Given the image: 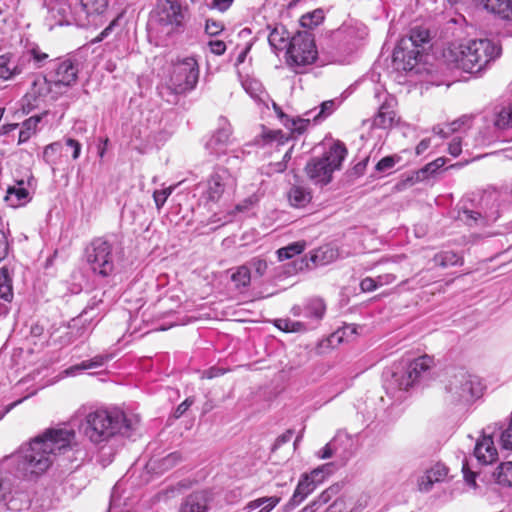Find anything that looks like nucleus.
<instances>
[{"label":"nucleus","mask_w":512,"mask_h":512,"mask_svg":"<svg viewBox=\"0 0 512 512\" xmlns=\"http://www.w3.org/2000/svg\"><path fill=\"white\" fill-rule=\"evenodd\" d=\"M74 438L75 432L66 427L46 429L12 456L16 463L15 476L26 478L44 473L55 457L70 447Z\"/></svg>","instance_id":"obj_1"},{"label":"nucleus","mask_w":512,"mask_h":512,"mask_svg":"<svg viewBox=\"0 0 512 512\" xmlns=\"http://www.w3.org/2000/svg\"><path fill=\"white\" fill-rule=\"evenodd\" d=\"M138 421L137 417H127L121 410L97 409L85 415L80 430L89 441L100 444L116 434L129 437Z\"/></svg>","instance_id":"obj_2"},{"label":"nucleus","mask_w":512,"mask_h":512,"mask_svg":"<svg viewBox=\"0 0 512 512\" xmlns=\"http://www.w3.org/2000/svg\"><path fill=\"white\" fill-rule=\"evenodd\" d=\"M501 54V47L494 41L481 38L452 44L445 57L467 73H478Z\"/></svg>","instance_id":"obj_3"},{"label":"nucleus","mask_w":512,"mask_h":512,"mask_svg":"<svg viewBox=\"0 0 512 512\" xmlns=\"http://www.w3.org/2000/svg\"><path fill=\"white\" fill-rule=\"evenodd\" d=\"M484 385L477 375L464 368L448 372L444 382V401L449 405L468 406L483 395Z\"/></svg>","instance_id":"obj_4"},{"label":"nucleus","mask_w":512,"mask_h":512,"mask_svg":"<svg viewBox=\"0 0 512 512\" xmlns=\"http://www.w3.org/2000/svg\"><path fill=\"white\" fill-rule=\"evenodd\" d=\"M347 149L340 141L334 142L322 157H314L305 166L308 178L315 184L325 186L332 181L334 171L341 168Z\"/></svg>","instance_id":"obj_5"},{"label":"nucleus","mask_w":512,"mask_h":512,"mask_svg":"<svg viewBox=\"0 0 512 512\" xmlns=\"http://www.w3.org/2000/svg\"><path fill=\"white\" fill-rule=\"evenodd\" d=\"M184 12L179 2L158 0L153 10L149 27L158 34L170 35L184 22Z\"/></svg>","instance_id":"obj_6"},{"label":"nucleus","mask_w":512,"mask_h":512,"mask_svg":"<svg viewBox=\"0 0 512 512\" xmlns=\"http://www.w3.org/2000/svg\"><path fill=\"white\" fill-rule=\"evenodd\" d=\"M434 366V359L429 355L420 356L402 368L393 371L390 385L398 390L408 391L420 379L425 377Z\"/></svg>","instance_id":"obj_7"},{"label":"nucleus","mask_w":512,"mask_h":512,"mask_svg":"<svg viewBox=\"0 0 512 512\" xmlns=\"http://www.w3.org/2000/svg\"><path fill=\"white\" fill-rule=\"evenodd\" d=\"M85 258L90 269L102 277L109 276L114 270L113 248L104 238H95L87 245Z\"/></svg>","instance_id":"obj_8"},{"label":"nucleus","mask_w":512,"mask_h":512,"mask_svg":"<svg viewBox=\"0 0 512 512\" xmlns=\"http://www.w3.org/2000/svg\"><path fill=\"white\" fill-rule=\"evenodd\" d=\"M199 79V65L195 58L186 57L172 65L169 86L176 94L193 90Z\"/></svg>","instance_id":"obj_9"},{"label":"nucleus","mask_w":512,"mask_h":512,"mask_svg":"<svg viewBox=\"0 0 512 512\" xmlns=\"http://www.w3.org/2000/svg\"><path fill=\"white\" fill-rule=\"evenodd\" d=\"M236 188V178L228 169L217 168L207 179L202 199L206 205L217 204L222 199L232 195Z\"/></svg>","instance_id":"obj_10"},{"label":"nucleus","mask_w":512,"mask_h":512,"mask_svg":"<svg viewBox=\"0 0 512 512\" xmlns=\"http://www.w3.org/2000/svg\"><path fill=\"white\" fill-rule=\"evenodd\" d=\"M317 58V49L314 37L309 32H298L290 40L287 49V63L289 66H306L314 63Z\"/></svg>","instance_id":"obj_11"},{"label":"nucleus","mask_w":512,"mask_h":512,"mask_svg":"<svg viewBox=\"0 0 512 512\" xmlns=\"http://www.w3.org/2000/svg\"><path fill=\"white\" fill-rule=\"evenodd\" d=\"M331 472L332 464H324L314 469L310 475H304L300 479L289 503L286 505L287 509H292L304 501L316 489L317 484L321 483L325 476Z\"/></svg>","instance_id":"obj_12"},{"label":"nucleus","mask_w":512,"mask_h":512,"mask_svg":"<svg viewBox=\"0 0 512 512\" xmlns=\"http://www.w3.org/2000/svg\"><path fill=\"white\" fill-rule=\"evenodd\" d=\"M79 64L70 57L57 59L53 62L48 77L55 86L71 87L77 82Z\"/></svg>","instance_id":"obj_13"},{"label":"nucleus","mask_w":512,"mask_h":512,"mask_svg":"<svg viewBox=\"0 0 512 512\" xmlns=\"http://www.w3.org/2000/svg\"><path fill=\"white\" fill-rule=\"evenodd\" d=\"M232 130L226 118L221 117L218 121V128L206 143V149L210 154L219 156L225 152L230 141Z\"/></svg>","instance_id":"obj_14"},{"label":"nucleus","mask_w":512,"mask_h":512,"mask_svg":"<svg viewBox=\"0 0 512 512\" xmlns=\"http://www.w3.org/2000/svg\"><path fill=\"white\" fill-rule=\"evenodd\" d=\"M53 82L50 77L37 76L31 84L30 90L25 95L27 101L28 110H32L40 106L45 98L51 92V86Z\"/></svg>","instance_id":"obj_15"},{"label":"nucleus","mask_w":512,"mask_h":512,"mask_svg":"<svg viewBox=\"0 0 512 512\" xmlns=\"http://www.w3.org/2000/svg\"><path fill=\"white\" fill-rule=\"evenodd\" d=\"M409 41H400L393 52V61L398 68L403 70H412L421 56L420 51L413 47L410 49Z\"/></svg>","instance_id":"obj_16"},{"label":"nucleus","mask_w":512,"mask_h":512,"mask_svg":"<svg viewBox=\"0 0 512 512\" xmlns=\"http://www.w3.org/2000/svg\"><path fill=\"white\" fill-rule=\"evenodd\" d=\"M211 499L210 491H195L183 499L178 512H207Z\"/></svg>","instance_id":"obj_17"},{"label":"nucleus","mask_w":512,"mask_h":512,"mask_svg":"<svg viewBox=\"0 0 512 512\" xmlns=\"http://www.w3.org/2000/svg\"><path fill=\"white\" fill-rule=\"evenodd\" d=\"M474 455L483 464L493 463L497 459V449L491 436H483L482 439L477 441Z\"/></svg>","instance_id":"obj_18"},{"label":"nucleus","mask_w":512,"mask_h":512,"mask_svg":"<svg viewBox=\"0 0 512 512\" xmlns=\"http://www.w3.org/2000/svg\"><path fill=\"white\" fill-rule=\"evenodd\" d=\"M481 8L497 14L502 19L512 20V0H475Z\"/></svg>","instance_id":"obj_19"},{"label":"nucleus","mask_w":512,"mask_h":512,"mask_svg":"<svg viewBox=\"0 0 512 512\" xmlns=\"http://www.w3.org/2000/svg\"><path fill=\"white\" fill-rule=\"evenodd\" d=\"M23 62L15 61L13 54L6 53L0 55V79L9 80L12 77L23 72Z\"/></svg>","instance_id":"obj_20"},{"label":"nucleus","mask_w":512,"mask_h":512,"mask_svg":"<svg viewBox=\"0 0 512 512\" xmlns=\"http://www.w3.org/2000/svg\"><path fill=\"white\" fill-rule=\"evenodd\" d=\"M30 200V193L25 186V181L21 180L14 186H10L7 189L5 201L11 207H19L24 205Z\"/></svg>","instance_id":"obj_21"},{"label":"nucleus","mask_w":512,"mask_h":512,"mask_svg":"<svg viewBox=\"0 0 512 512\" xmlns=\"http://www.w3.org/2000/svg\"><path fill=\"white\" fill-rule=\"evenodd\" d=\"M81 9L89 23L102 16L108 8V0H80Z\"/></svg>","instance_id":"obj_22"},{"label":"nucleus","mask_w":512,"mask_h":512,"mask_svg":"<svg viewBox=\"0 0 512 512\" xmlns=\"http://www.w3.org/2000/svg\"><path fill=\"white\" fill-rule=\"evenodd\" d=\"M288 200L293 207L303 208L312 200L311 191L301 185H294L288 192Z\"/></svg>","instance_id":"obj_23"},{"label":"nucleus","mask_w":512,"mask_h":512,"mask_svg":"<svg viewBox=\"0 0 512 512\" xmlns=\"http://www.w3.org/2000/svg\"><path fill=\"white\" fill-rule=\"evenodd\" d=\"M396 113L387 104L380 106L378 113L375 115L372 126L380 129H388L393 126Z\"/></svg>","instance_id":"obj_24"},{"label":"nucleus","mask_w":512,"mask_h":512,"mask_svg":"<svg viewBox=\"0 0 512 512\" xmlns=\"http://www.w3.org/2000/svg\"><path fill=\"white\" fill-rule=\"evenodd\" d=\"M281 501L278 496L261 497L255 500L249 501L243 508L246 512H251L257 508H260L258 512H271Z\"/></svg>","instance_id":"obj_25"},{"label":"nucleus","mask_w":512,"mask_h":512,"mask_svg":"<svg viewBox=\"0 0 512 512\" xmlns=\"http://www.w3.org/2000/svg\"><path fill=\"white\" fill-rule=\"evenodd\" d=\"M109 360V356L97 355L89 360H84L80 364H76L67 368L64 373L66 376H74L76 373L87 370L95 369L103 366Z\"/></svg>","instance_id":"obj_26"},{"label":"nucleus","mask_w":512,"mask_h":512,"mask_svg":"<svg viewBox=\"0 0 512 512\" xmlns=\"http://www.w3.org/2000/svg\"><path fill=\"white\" fill-rule=\"evenodd\" d=\"M326 307L321 299L315 298L309 300L303 306L304 317L313 321H320L325 313Z\"/></svg>","instance_id":"obj_27"},{"label":"nucleus","mask_w":512,"mask_h":512,"mask_svg":"<svg viewBox=\"0 0 512 512\" xmlns=\"http://www.w3.org/2000/svg\"><path fill=\"white\" fill-rule=\"evenodd\" d=\"M275 326L284 332H305L312 328V325L301 321H294L288 318H281L275 320Z\"/></svg>","instance_id":"obj_28"},{"label":"nucleus","mask_w":512,"mask_h":512,"mask_svg":"<svg viewBox=\"0 0 512 512\" xmlns=\"http://www.w3.org/2000/svg\"><path fill=\"white\" fill-rule=\"evenodd\" d=\"M40 121L41 116H32L22 123V127L19 132V144L27 142L31 138V136L35 134L37 126L40 123Z\"/></svg>","instance_id":"obj_29"},{"label":"nucleus","mask_w":512,"mask_h":512,"mask_svg":"<svg viewBox=\"0 0 512 512\" xmlns=\"http://www.w3.org/2000/svg\"><path fill=\"white\" fill-rule=\"evenodd\" d=\"M287 39L288 33L283 26L275 27L268 36L269 44L274 50H283Z\"/></svg>","instance_id":"obj_30"},{"label":"nucleus","mask_w":512,"mask_h":512,"mask_svg":"<svg viewBox=\"0 0 512 512\" xmlns=\"http://www.w3.org/2000/svg\"><path fill=\"white\" fill-rule=\"evenodd\" d=\"M493 476L498 484L512 487V462L502 463L497 467Z\"/></svg>","instance_id":"obj_31"},{"label":"nucleus","mask_w":512,"mask_h":512,"mask_svg":"<svg viewBox=\"0 0 512 512\" xmlns=\"http://www.w3.org/2000/svg\"><path fill=\"white\" fill-rule=\"evenodd\" d=\"M0 298L10 302L13 298L12 281L6 267L0 270Z\"/></svg>","instance_id":"obj_32"},{"label":"nucleus","mask_w":512,"mask_h":512,"mask_svg":"<svg viewBox=\"0 0 512 512\" xmlns=\"http://www.w3.org/2000/svg\"><path fill=\"white\" fill-rule=\"evenodd\" d=\"M433 261H434L435 265H438L443 268L463 263L462 258L460 256H458V254H456L453 251H445V252L437 253L433 257Z\"/></svg>","instance_id":"obj_33"},{"label":"nucleus","mask_w":512,"mask_h":512,"mask_svg":"<svg viewBox=\"0 0 512 512\" xmlns=\"http://www.w3.org/2000/svg\"><path fill=\"white\" fill-rule=\"evenodd\" d=\"M305 247L306 243L304 241L293 242L277 250L278 259L280 261L290 259L298 254H301Z\"/></svg>","instance_id":"obj_34"},{"label":"nucleus","mask_w":512,"mask_h":512,"mask_svg":"<svg viewBox=\"0 0 512 512\" xmlns=\"http://www.w3.org/2000/svg\"><path fill=\"white\" fill-rule=\"evenodd\" d=\"M48 59L49 55L42 52L38 47L28 50L20 57V61L23 62V65L33 60L36 68L42 67Z\"/></svg>","instance_id":"obj_35"},{"label":"nucleus","mask_w":512,"mask_h":512,"mask_svg":"<svg viewBox=\"0 0 512 512\" xmlns=\"http://www.w3.org/2000/svg\"><path fill=\"white\" fill-rule=\"evenodd\" d=\"M121 15L115 17L109 25L100 32V34L92 41L93 43L101 42L110 36H117L121 33L122 28L120 25Z\"/></svg>","instance_id":"obj_36"},{"label":"nucleus","mask_w":512,"mask_h":512,"mask_svg":"<svg viewBox=\"0 0 512 512\" xmlns=\"http://www.w3.org/2000/svg\"><path fill=\"white\" fill-rule=\"evenodd\" d=\"M324 20V11L320 8L315 9L312 12H308L304 14L301 19L300 23L303 27L312 29L319 24H321Z\"/></svg>","instance_id":"obj_37"},{"label":"nucleus","mask_w":512,"mask_h":512,"mask_svg":"<svg viewBox=\"0 0 512 512\" xmlns=\"http://www.w3.org/2000/svg\"><path fill=\"white\" fill-rule=\"evenodd\" d=\"M237 287H246L251 281V271L248 265H242L231 276Z\"/></svg>","instance_id":"obj_38"},{"label":"nucleus","mask_w":512,"mask_h":512,"mask_svg":"<svg viewBox=\"0 0 512 512\" xmlns=\"http://www.w3.org/2000/svg\"><path fill=\"white\" fill-rule=\"evenodd\" d=\"M429 40V32L426 29L422 28H414L411 30L410 36L407 39H402V41H409L411 47H415L418 49L422 44L428 42Z\"/></svg>","instance_id":"obj_39"},{"label":"nucleus","mask_w":512,"mask_h":512,"mask_svg":"<svg viewBox=\"0 0 512 512\" xmlns=\"http://www.w3.org/2000/svg\"><path fill=\"white\" fill-rule=\"evenodd\" d=\"M494 123L499 129L512 128V105L502 108L496 115Z\"/></svg>","instance_id":"obj_40"},{"label":"nucleus","mask_w":512,"mask_h":512,"mask_svg":"<svg viewBox=\"0 0 512 512\" xmlns=\"http://www.w3.org/2000/svg\"><path fill=\"white\" fill-rule=\"evenodd\" d=\"M60 151L61 144L59 142H54L47 145L43 152L44 161L49 165H56Z\"/></svg>","instance_id":"obj_41"},{"label":"nucleus","mask_w":512,"mask_h":512,"mask_svg":"<svg viewBox=\"0 0 512 512\" xmlns=\"http://www.w3.org/2000/svg\"><path fill=\"white\" fill-rule=\"evenodd\" d=\"M445 163H446V160L443 157H439V158L435 159L434 161L428 163L427 165H425L422 169H420L417 172V179H419V180L425 179L428 174L435 173L438 169L443 167L445 165Z\"/></svg>","instance_id":"obj_42"},{"label":"nucleus","mask_w":512,"mask_h":512,"mask_svg":"<svg viewBox=\"0 0 512 512\" xmlns=\"http://www.w3.org/2000/svg\"><path fill=\"white\" fill-rule=\"evenodd\" d=\"M182 461V455L179 452H172L162 458L159 461V467H155V469H158L160 472L167 471L171 468H173L175 465L180 463Z\"/></svg>","instance_id":"obj_43"},{"label":"nucleus","mask_w":512,"mask_h":512,"mask_svg":"<svg viewBox=\"0 0 512 512\" xmlns=\"http://www.w3.org/2000/svg\"><path fill=\"white\" fill-rule=\"evenodd\" d=\"M243 87L245 91L255 100L262 101L261 94L263 93V88L261 83L256 80H246L243 82Z\"/></svg>","instance_id":"obj_44"},{"label":"nucleus","mask_w":512,"mask_h":512,"mask_svg":"<svg viewBox=\"0 0 512 512\" xmlns=\"http://www.w3.org/2000/svg\"><path fill=\"white\" fill-rule=\"evenodd\" d=\"M246 265H248L250 271L253 270L254 276L259 278L265 275L268 268L266 260L259 257L252 258Z\"/></svg>","instance_id":"obj_45"},{"label":"nucleus","mask_w":512,"mask_h":512,"mask_svg":"<svg viewBox=\"0 0 512 512\" xmlns=\"http://www.w3.org/2000/svg\"><path fill=\"white\" fill-rule=\"evenodd\" d=\"M426 472L437 483V482L443 481L446 478V476L448 474V469L445 467V465H443L441 463H437L434 466H432L430 469H428Z\"/></svg>","instance_id":"obj_46"},{"label":"nucleus","mask_w":512,"mask_h":512,"mask_svg":"<svg viewBox=\"0 0 512 512\" xmlns=\"http://www.w3.org/2000/svg\"><path fill=\"white\" fill-rule=\"evenodd\" d=\"M172 190H173L172 187H169V188H166V189L155 190L154 191L153 199H154L156 208L158 210H160L164 206L166 200L171 195Z\"/></svg>","instance_id":"obj_47"},{"label":"nucleus","mask_w":512,"mask_h":512,"mask_svg":"<svg viewBox=\"0 0 512 512\" xmlns=\"http://www.w3.org/2000/svg\"><path fill=\"white\" fill-rule=\"evenodd\" d=\"M461 219L469 226L477 225L479 222L484 223L482 215L473 210H463Z\"/></svg>","instance_id":"obj_48"},{"label":"nucleus","mask_w":512,"mask_h":512,"mask_svg":"<svg viewBox=\"0 0 512 512\" xmlns=\"http://www.w3.org/2000/svg\"><path fill=\"white\" fill-rule=\"evenodd\" d=\"M397 160L398 158L394 156H386L376 164L375 169L378 172L385 173L395 166Z\"/></svg>","instance_id":"obj_49"},{"label":"nucleus","mask_w":512,"mask_h":512,"mask_svg":"<svg viewBox=\"0 0 512 512\" xmlns=\"http://www.w3.org/2000/svg\"><path fill=\"white\" fill-rule=\"evenodd\" d=\"M436 482L434 479L425 472L419 479H418V488L422 492H428L432 489L433 485Z\"/></svg>","instance_id":"obj_50"},{"label":"nucleus","mask_w":512,"mask_h":512,"mask_svg":"<svg viewBox=\"0 0 512 512\" xmlns=\"http://www.w3.org/2000/svg\"><path fill=\"white\" fill-rule=\"evenodd\" d=\"M335 109V102L333 100L324 101L320 106L319 113L314 117L315 120L319 118H326Z\"/></svg>","instance_id":"obj_51"},{"label":"nucleus","mask_w":512,"mask_h":512,"mask_svg":"<svg viewBox=\"0 0 512 512\" xmlns=\"http://www.w3.org/2000/svg\"><path fill=\"white\" fill-rule=\"evenodd\" d=\"M10 244L7 234L4 230L0 229V261L4 260L9 253Z\"/></svg>","instance_id":"obj_52"},{"label":"nucleus","mask_w":512,"mask_h":512,"mask_svg":"<svg viewBox=\"0 0 512 512\" xmlns=\"http://www.w3.org/2000/svg\"><path fill=\"white\" fill-rule=\"evenodd\" d=\"M223 28H224V26L220 22H217L212 19L206 20L205 31L209 35H212V36L218 35L223 30Z\"/></svg>","instance_id":"obj_53"},{"label":"nucleus","mask_w":512,"mask_h":512,"mask_svg":"<svg viewBox=\"0 0 512 512\" xmlns=\"http://www.w3.org/2000/svg\"><path fill=\"white\" fill-rule=\"evenodd\" d=\"M210 51L215 55H222L226 51V44L221 40H211L208 42Z\"/></svg>","instance_id":"obj_54"},{"label":"nucleus","mask_w":512,"mask_h":512,"mask_svg":"<svg viewBox=\"0 0 512 512\" xmlns=\"http://www.w3.org/2000/svg\"><path fill=\"white\" fill-rule=\"evenodd\" d=\"M378 288L376 278L366 277L360 282V289L363 292H372Z\"/></svg>","instance_id":"obj_55"},{"label":"nucleus","mask_w":512,"mask_h":512,"mask_svg":"<svg viewBox=\"0 0 512 512\" xmlns=\"http://www.w3.org/2000/svg\"><path fill=\"white\" fill-rule=\"evenodd\" d=\"M448 152L450 155L457 157L462 152V143L461 139L458 137H455L452 139V141L449 143L448 146Z\"/></svg>","instance_id":"obj_56"},{"label":"nucleus","mask_w":512,"mask_h":512,"mask_svg":"<svg viewBox=\"0 0 512 512\" xmlns=\"http://www.w3.org/2000/svg\"><path fill=\"white\" fill-rule=\"evenodd\" d=\"M65 144L67 147H70L72 149V158L74 160L78 159L81 152L80 142L72 138H67L65 139Z\"/></svg>","instance_id":"obj_57"},{"label":"nucleus","mask_w":512,"mask_h":512,"mask_svg":"<svg viewBox=\"0 0 512 512\" xmlns=\"http://www.w3.org/2000/svg\"><path fill=\"white\" fill-rule=\"evenodd\" d=\"M335 447L333 441L327 443L321 450L317 452V456L320 459H329L333 456Z\"/></svg>","instance_id":"obj_58"},{"label":"nucleus","mask_w":512,"mask_h":512,"mask_svg":"<svg viewBox=\"0 0 512 512\" xmlns=\"http://www.w3.org/2000/svg\"><path fill=\"white\" fill-rule=\"evenodd\" d=\"M462 472L466 483L471 487H476V474L469 469L468 464H463Z\"/></svg>","instance_id":"obj_59"},{"label":"nucleus","mask_w":512,"mask_h":512,"mask_svg":"<svg viewBox=\"0 0 512 512\" xmlns=\"http://www.w3.org/2000/svg\"><path fill=\"white\" fill-rule=\"evenodd\" d=\"M194 400L192 398L185 399L182 403H180L175 409L174 416L176 418H180L193 404Z\"/></svg>","instance_id":"obj_60"},{"label":"nucleus","mask_w":512,"mask_h":512,"mask_svg":"<svg viewBox=\"0 0 512 512\" xmlns=\"http://www.w3.org/2000/svg\"><path fill=\"white\" fill-rule=\"evenodd\" d=\"M188 487L189 485L186 483L179 482L176 486H171L170 488L163 490L161 494H163L165 498H170L174 496L175 492H179L181 489H186Z\"/></svg>","instance_id":"obj_61"},{"label":"nucleus","mask_w":512,"mask_h":512,"mask_svg":"<svg viewBox=\"0 0 512 512\" xmlns=\"http://www.w3.org/2000/svg\"><path fill=\"white\" fill-rule=\"evenodd\" d=\"M396 278H397L396 275H394L392 273H386L383 275H379L376 278L378 287L389 285V284L393 283L396 280Z\"/></svg>","instance_id":"obj_62"},{"label":"nucleus","mask_w":512,"mask_h":512,"mask_svg":"<svg viewBox=\"0 0 512 512\" xmlns=\"http://www.w3.org/2000/svg\"><path fill=\"white\" fill-rule=\"evenodd\" d=\"M332 493H333L332 488L326 489L313 502L316 503V505L318 507H320V506L326 504L331 499Z\"/></svg>","instance_id":"obj_63"},{"label":"nucleus","mask_w":512,"mask_h":512,"mask_svg":"<svg viewBox=\"0 0 512 512\" xmlns=\"http://www.w3.org/2000/svg\"><path fill=\"white\" fill-rule=\"evenodd\" d=\"M292 130L298 132L299 134L302 133L306 127V125L309 123V120H292Z\"/></svg>","instance_id":"obj_64"}]
</instances>
